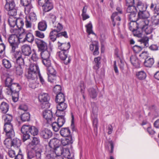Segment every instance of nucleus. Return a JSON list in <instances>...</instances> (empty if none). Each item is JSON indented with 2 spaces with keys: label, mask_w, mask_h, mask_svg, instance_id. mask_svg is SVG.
<instances>
[{
  "label": "nucleus",
  "mask_w": 159,
  "mask_h": 159,
  "mask_svg": "<svg viewBox=\"0 0 159 159\" xmlns=\"http://www.w3.org/2000/svg\"><path fill=\"white\" fill-rule=\"evenodd\" d=\"M2 118L4 121L3 129L6 133V137L9 138L13 137L15 134L13 125L11 123L12 119V116L9 114H4L2 115Z\"/></svg>",
  "instance_id": "1"
},
{
  "label": "nucleus",
  "mask_w": 159,
  "mask_h": 159,
  "mask_svg": "<svg viewBox=\"0 0 159 159\" xmlns=\"http://www.w3.org/2000/svg\"><path fill=\"white\" fill-rule=\"evenodd\" d=\"M14 16H10L8 19V21L11 27L13 28L16 25V27L18 28V29L15 28V30L13 29L11 30H13V33H16L19 32V30L21 31V29L23 28L24 23L21 19H16Z\"/></svg>",
  "instance_id": "2"
},
{
  "label": "nucleus",
  "mask_w": 159,
  "mask_h": 159,
  "mask_svg": "<svg viewBox=\"0 0 159 159\" xmlns=\"http://www.w3.org/2000/svg\"><path fill=\"white\" fill-rule=\"evenodd\" d=\"M149 20H139L137 22L136 27L141 29L146 35L150 34L152 32L153 28L151 25H149Z\"/></svg>",
  "instance_id": "3"
},
{
  "label": "nucleus",
  "mask_w": 159,
  "mask_h": 159,
  "mask_svg": "<svg viewBox=\"0 0 159 159\" xmlns=\"http://www.w3.org/2000/svg\"><path fill=\"white\" fill-rule=\"evenodd\" d=\"M39 72L40 71L37 62L33 63L31 62L26 76L28 79L33 80L37 77L36 74Z\"/></svg>",
  "instance_id": "4"
},
{
  "label": "nucleus",
  "mask_w": 159,
  "mask_h": 159,
  "mask_svg": "<svg viewBox=\"0 0 159 159\" xmlns=\"http://www.w3.org/2000/svg\"><path fill=\"white\" fill-rule=\"evenodd\" d=\"M22 38L21 34H19L18 36L15 35H12L9 37L8 41L11 48L12 52H14L16 49L17 48L18 40Z\"/></svg>",
  "instance_id": "5"
},
{
  "label": "nucleus",
  "mask_w": 159,
  "mask_h": 159,
  "mask_svg": "<svg viewBox=\"0 0 159 159\" xmlns=\"http://www.w3.org/2000/svg\"><path fill=\"white\" fill-rule=\"evenodd\" d=\"M5 8L8 11V14L10 16H15L16 14L17 11L15 8V4L13 0H6Z\"/></svg>",
  "instance_id": "6"
},
{
  "label": "nucleus",
  "mask_w": 159,
  "mask_h": 159,
  "mask_svg": "<svg viewBox=\"0 0 159 159\" xmlns=\"http://www.w3.org/2000/svg\"><path fill=\"white\" fill-rule=\"evenodd\" d=\"M39 99L42 108H47L50 107L48 103L49 97L47 93H43L40 94L39 96Z\"/></svg>",
  "instance_id": "7"
},
{
  "label": "nucleus",
  "mask_w": 159,
  "mask_h": 159,
  "mask_svg": "<svg viewBox=\"0 0 159 159\" xmlns=\"http://www.w3.org/2000/svg\"><path fill=\"white\" fill-rule=\"evenodd\" d=\"M51 1V0H42L38 3L39 5L42 7L43 12L49 11L53 8V5Z\"/></svg>",
  "instance_id": "8"
},
{
  "label": "nucleus",
  "mask_w": 159,
  "mask_h": 159,
  "mask_svg": "<svg viewBox=\"0 0 159 159\" xmlns=\"http://www.w3.org/2000/svg\"><path fill=\"white\" fill-rule=\"evenodd\" d=\"M116 10L117 12H114L111 16L112 24L114 26H115L116 23L118 25H119L120 23L118 21H120L121 18L119 16V14H121L122 12V8L121 7H117Z\"/></svg>",
  "instance_id": "9"
},
{
  "label": "nucleus",
  "mask_w": 159,
  "mask_h": 159,
  "mask_svg": "<svg viewBox=\"0 0 159 159\" xmlns=\"http://www.w3.org/2000/svg\"><path fill=\"white\" fill-rule=\"evenodd\" d=\"M43 116L46 122L48 124H51L53 121L55 120V118L53 116L52 112L50 110H45L43 111Z\"/></svg>",
  "instance_id": "10"
},
{
  "label": "nucleus",
  "mask_w": 159,
  "mask_h": 159,
  "mask_svg": "<svg viewBox=\"0 0 159 159\" xmlns=\"http://www.w3.org/2000/svg\"><path fill=\"white\" fill-rule=\"evenodd\" d=\"M21 29L22 31L20 34H21V37L22 38V36L24 35L25 37L24 39V41L25 42L27 41L30 43H32L34 40V37L32 33L30 32L31 31L26 30L22 28Z\"/></svg>",
  "instance_id": "11"
},
{
  "label": "nucleus",
  "mask_w": 159,
  "mask_h": 159,
  "mask_svg": "<svg viewBox=\"0 0 159 159\" xmlns=\"http://www.w3.org/2000/svg\"><path fill=\"white\" fill-rule=\"evenodd\" d=\"M69 52L64 51H58L57 53V55H58L60 59L63 61L64 64L67 65L69 64L71 61L70 57H68V54Z\"/></svg>",
  "instance_id": "12"
},
{
  "label": "nucleus",
  "mask_w": 159,
  "mask_h": 159,
  "mask_svg": "<svg viewBox=\"0 0 159 159\" xmlns=\"http://www.w3.org/2000/svg\"><path fill=\"white\" fill-rule=\"evenodd\" d=\"M134 0H127V2H126V11L128 13L137 12V8L134 5Z\"/></svg>",
  "instance_id": "13"
},
{
  "label": "nucleus",
  "mask_w": 159,
  "mask_h": 159,
  "mask_svg": "<svg viewBox=\"0 0 159 159\" xmlns=\"http://www.w3.org/2000/svg\"><path fill=\"white\" fill-rule=\"evenodd\" d=\"M57 151L56 152V154L57 156L63 155V156L66 158H69L70 156V152L69 149L68 148H63L61 147L58 148Z\"/></svg>",
  "instance_id": "14"
},
{
  "label": "nucleus",
  "mask_w": 159,
  "mask_h": 159,
  "mask_svg": "<svg viewBox=\"0 0 159 159\" xmlns=\"http://www.w3.org/2000/svg\"><path fill=\"white\" fill-rule=\"evenodd\" d=\"M60 145V140L56 138L52 139L49 142V147L53 149L55 154H56V152L57 151L58 148L61 147L59 146Z\"/></svg>",
  "instance_id": "15"
},
{
  "label": "nucleus",
  "mask_w": 159,
  "mask_h": 159,
  "mask_svg": "<svg viewBox=\"0 0 159 159\" xmlns=\"http://www.w3.org/2000/svg\"><path fill=\"white\" fill-rule=\"evenodd\" d=\"M57 105V111L56 114L57 115H59V114L65 115V110L67 107V104L64 102H58Z\"/></svg>",
  "instance_id": "16"
},
{
  "label": "nucleus",
  "mask_w": 159,
  "mask_h": 159,
  "mask_svg": "<svg viewBox=\"0 0 159 159\" xmlns=\"http://www.w3.org/2000/svg\"><path fill=\"white\" fill-rule=\"evenodd\" d=\"M134 5L137 8V11L141 12L146 10L147 6L146 4L143 3L140 0H134Z\"/></svg>",
  "instance_id": "17"
},
{
  "label": "nucleus",
  "mask_w": 159,
  "mask_h": 159,
  "mask_svg": "<svg viewBox=\"0 0 159 159\" xmlns=\"http://www.w3.org/2000/svg\"><path fill=\"white\" fill-rule=\"evenodd\" d=\"M31 0H21V4L23 6H25V12L28 14L30 11L32 7L30 4Z\"/></svg>",
  "instance_id": "18"
},
{
  "label": "nucleus",
  "mask_w": 159,
  "mask_h": 159,
  "mask_svg": "<svg viewBox=\"0 0 159 159\" xmlns=\"http://www.w3.org/2000/svg\"><path fill=\"white\" fill-rule=\"evenodd\" d=\"M35 41L39 50L43 51L47 50V44L43 40L39 39H36Z\"/></svg>",
  "instance_id": "19"
},
{
  "label": "nucleus",
  "mask_w": 159,
  "mask_h": 159,
  "mask_svg": "<svg viewBox=\"0 0 159 159\" xmlns=\"http://www.w3.org/2000/svg\"><path fill=\"white\" fill-rule=\"evenodd\" d=\"M58 49L61 51L69 52V50L70 47V42L63 43L59 41L58 42Z\"/></svg>",
  "instance_id": "20"
},
{
  "label": "nucleus",
  "mask_w": 159,
  "mask_h": 159,
  "mask_svg": "<svg viewBox=\"0 0 159 159\" xmlns=\"http://www.w3.org/2000/svg\"><path fill=\"white\" fill-rule=\"evenodd\" d=\"M21 89V87L20 85L17 83H13L12 84V87L10 88L8 91L7 92L8 94H10L11 93H19L18 92Z\"/></svg>",
  "instance_id": "21"
},
{
  "label": "nucleus",
  "mask_w": 159,
  "mask_h": 159,
  "mask_svg": "<svg viewBox=\"0 0 159 159\" xmlns=\"http://www.w3.org/2000/svg\"><path fill=\"white\" fill-rule=\"evenodd\" d=\"M149 16L150 14L149 13L146 11V10L141 12H139L138 15V19L137 21L140 20H148V18L149 17Z\"/></svg>",
  "instance_id": "22"
},
{
  "label": "nucleus",
  "mask_w": 159,
  "mask_h": 159,
  "mask_svg": "<svg viewBox=\"0 0 159 159\" xmlns=\"http://www.w3.org/2000/svg\"><path fill=\"white\" fill-rule=\"evenodd\" d=\"M90 49L93 51V54L94 56L98 55L99 54L98 43L96 42H93L90 45Z\"/></svg>",
  "instance_id": "23"
},
{
  "label": "nucleus",
  "mask_w": 159,
  "mask_h": 159,
  "mask_svg": "<svg viewBox=\"0 0 159 159\" xmlns=\"http://www.w3.org/2000/svg\"><path fill=\"white\" fill-rule=\"evenodd\" d=\"M41 136L45 139H48L52 136V131L48 129H45L42 130L40 133Z\"/></svg>",
  "instance_id": "24"
},
{
  "label": "nucleus",
  "mask_w": 159,
  "mask_h": 159,
  "mask_svg": "<svg viewBox=\"0 0 159 159\" xmlns=\"http://www.w3.org/2000/svg\"><path fill=\"white\" fill-rule=\"evenodd\" d=\"M152 35H151L149 37L144 36L139 40L141 44H143L145 47H147L149 45V39H152Z\"/></svg>",
  "instance_id": "25"
},
{
  "label": "nucleus",
  "mask_w": 159,
  "mask_h": 159,
  "mask_svg": "<svg viewBox=\"0 0 159 159\" xmlns=\"http://www.w3.org/2000/svg\"><path fill=\"white\" fill-rule=\"evenodd\" d=\"M22 53L25 56H29L32 52L31 48L30 45L25 44L21 47Z\"/></svg>",
  "instance_id": "26"
},
{
  "label": "nucleus",
  "mask_w": 159,
  "mask_h": 159,
  "mask_svg": "<svg viewBox=\"0 0 159 159\" xmlns=\"http://www.w3.org/2000/svg\"><path fill=\"white\" fill-rule=\"evenodd\" d=\"M15 57L16 59V64L15 65L24 66V59L20 55V52H18L16 54H15Z\"/></svg>",
  "instance_id": "27"
},
{
  "label": "nucleus",
  "mask_w": 159,
  "mask_h": 159,
  "mask_svg": "<svg viewBox=\"0 0 159 159\" xmlns=\"http://www.w3.org/2000/svg\"><path fill=\"white\" fill-rule=\"evenodd\" d=\"M62 139L60 141V144H61L63 146H65L73 143V140L71 136L66 137Z\"/></svg>",
  "instance_id": "28"
},
{
  "label": "nucleus",
  "mask_w": 159,
  "mask_h": 159,
  "mask_svg": "<svg viewBox=\"0 0 159 159\" xmlns=\"http://www.w3.org/2000/svg\"><path fill=\"white\" fill-rule=\"evenodd\" d=\"M13 79L11 76H9L7 77L5 81V86L7 88V90H9L10 88L12 87V84L14 83H12Z\"/></svg>",
  "instance_id": "29"
},
{
  "label": "nucleus",
  "mask_w": 159,
  "mask_h": 159,
  "mask_svg": "<svg viewBox=\"0 0 159 159\" xmlns=\"http://www.w3.org/2000/svg\"><path fill=\"white\" fill-rule=\"evenodd\" d=\"M130 61L131 64L135 67H139L140 66V62L136 56H131L130 57Z\"/></svg>",
  "instance_id": "30"
},
{
  "label": "nucleus",
  "mask_w": 159,
  "mask_h": 159,
  "mask_svg": "<svg viewBox=\"0 0 159 159\" xmlns=\"http://www.w3.org/2000/svg\"><path fill=\"white\" fill-rule=\"evenodd\" d=\"M60 133L61 135L64 137L71 136L70 131L68 128H62Z\"/></svg>",
  "instance_id": "31"
},
{
  "label": "nucleus",
  "mask_w": 159,
  "mask_h": 159,
  "mask_svg": "<svg viewBox=\"0 0 159 159\" xmlns=\"http://www.w3.org/2000/svg\"><path fill=\"white\" fill-rule=\"evenodd\" d=\"M38 29L41 31H45L47 28V24L46 21L42 20L39 22L38 25Z\"/></svg>",
  "instance_id": "32"
},
{
  "label": "nucleus",
  "mask_w": 159,
  "mask_h": 159,
  "mask_svg": "<svg viewBox=\"0 0 159 159\" xmlns=\"http://www.w3.org/2000/svg\"><path fill=\"white\" fill-rule=\"evenodd\" d=\"M65 100V96L63 93L60 92L57 94L55 100L57 103L64 102Z\"/></svg>",
  "instance_id": "33"
},
{
  "label": "nucleus",
  "mask_w": 159,
  "mask_h": 159,
  "mask_svg": "<svg viewBox=\"0 0 159 159\" xmlns=\"http://www.w3.org/2000/svg\"><path fill=\"white\" fill-rule=\"evenodd\" d=\"M9 106L8 103L5 102H2L1 104L0 109L2 113H6L8 111Z\"/></svg>",
  "instance_id": "34"
},
{
  "label": "nucleus",
  "mask_w": 159,
  "mask_h": 159,
  "mask_svg": "<svg viewBox=\"0 0 159 159\" xmlns=\"http://www.w3.org/2000/svg\"><path fill=\"white\" fill-rule=\"evenodd\" d=\"M20 118L22 121H28L30 119V114L28 112H25L20 115Z\"/></svg>",
  "instance_id": "35"
},
{
  "label": "nucleus",
  "mask_w": 159,
  "mask_h": 159,
  "mask_svg": "<svg viewBox=\"0 0 159 159\" xmlns=\"http://www.w3.org/2000/svg\"><path fill=\"white\" fill-rule=\"evenodd\" d=\"M137 12H134L129 13L128 15L129 20L132 22H135L137 25V21L138 19L136 16Z\"/></svg>",
  "instance_id": "36"
},
{
  "label": "nucleus",
  "mask_w": 159,
  "mask_h": 159,
  "mask_svg": "<svg viewBox=\"0 0 159 159\" xmlns=\"http://www.w3.org/2000/svg\"><path fill=\"white\" fill-rule=\"evenodd\" d=\"M65 115L59 114V115H57V122L59 125L62 127L65 122V120L64 117Z\"/></svg>",
  "instance_id": "37"
},
{
  "label": "nucleus",
  "mask_w": 159,
  "mask_h": 159,
  "mask_svg": "<svg viewBox=\"0 0 159 159\" xmlns=\"http://www.w3.org/2000/svg\"><path fill=\"white\" fill-rule=\"evenodd\" d=\"M136 76L139 79L143 80L146 78V74L143 70H141L136 72Z\"/></svg>",
  "instance_id": "38"
},
{
  "label": "nucleus",
  "mask_w": 159,
  "mask_h": 159,
  "mask_svg": "<svg viewBox=\"0 0 159 159\" xmlns=\"http://www.w3.org/2000/svg\"><path fill=\"white\" fill-rule=\"evenodd\" d=\"M153 58H150L146 59L144 62L145 66L148 67H151L154 63Z\"/></svg>",
  "instance_id": "39"
},
{
  "label": "nucleus",
  "mask_w": 159,
  "mask_h": 159,
  "mask_svg": "<svg viewBox=\"0 0 159 159\" xmlns=\"http://www.w3.org/2000/svg\"><path fill=\"white\" fill-rule=\"evenodd\" d=\"M58 37V33L55 30H52L50 33L49 38L52 42H54Z\"/></svg>",
  "instance_id": "40"
},
{
  "label": "nucleus",
  "mask_w": 159,
  "mask_h": 159,
  "mask_svg": "<svg viewBox=\"0 0 159 159\" xmlns=\"http://www.w3.org/2000/svg\"><path fill=\"white\" fill-rule=\"evenodd\" d=\"M85 26L86 29V31L89 34H95L92 30L93 26L91 21H89L88 24L85 25Z\"/></svg>",
  "instance_id": "41"
},
{
  "label": "nucleus",
  "mask_w": 159,
  "mask_h": 159,
  "mask_svg": "<svg viewBox=\"0 0 159 159\" xmlns=\"http://www.w3.org/2000/svg\"><path fill=\"white\" fill-rule=\"evenodd\" d=\"M101 57H98L94 58V61L95 65L93 67L94 69L97 70L99 68L101 64Z\"/></svg>",
  "instance_id": "42"
},
{
  "label": "nucleus",
  "mask_w": 159,
  "mask_h": 159,
  "mask_svg": "<svg viewBox=\"0 0 159 159\" xmlns=\"http://www.w3.org/2000/svg\"><path fill=\"white\" fill-rule=\"evenodd\" d=\"M89 92L90 96L92 98H96L97 95L96 90L93 88H91L89 89Z\"/></svg>",
  "instance_id": "43"
},
{
  "label": "nucleus",
  "mask_w": 159,
  "mask_h": 159,
  "mask_svg": "<svg viewBox=\"0 0 159 159\" xmlns=\"http://www.w3.org/2000/svg\"><path fill=\"white\" fill-rule=\"evenodd\" d=\"M15 67L17 75H21L23 73V67L24 66L15 65Z\"/></svg>",
  "instance_id": "44"
},
{
  "label": "nucleus",
  "mask_w": 159,
  "mask_h": 159,
  "mask_svg": "<svg viewBox=\"0 0 159 159\" xmlns=\"http://www.w3.org/2000/svg\"><path fill=\"white\" fill-rule=\"evenodd\" d=\"M12 141V146H13L14 148H18L21 145L20 140L17 138L14 139Z\"/></svg>",
  "instance_id": "45"
},
{
  "label": "nucleus",
  "mask_w": 159,
  "mask_h": 159,
  "mask_svg": "<svg viewBox=\"0 0 159 159\" xmlns=\"http://www.w3.org/2000/svg\"><path fill=\"white\" fill-rule=\"evenodd\" d=\"M29 133L34 135H37L38 134V130L34 126H30Z\"/></svg>",
  "instance_id": "46"
},
{
  "label": "nucleus",
  "mask_w": 159,
  "mask_h": 159,
  "mask_svg": "<svg viewBox=\"0 0 159 159\" xmlns=\"http://www.w3.org/2000/svg\"><path fill=\"white\" fill-rule=\"evenodd\" d=\"M11 138L7 137L6 139L4 142V144L8 148H10L12 146V141Z\"/></svg>",
  "instance_id": "47"
},
{
  "label": "nucleus",
  "mask_w": 159,
  "mask_h": 159,
  "mask_svg": "<svg viewBox=\"0 0 159 159\" xmlns=\"http://www.w3.org/2000/svg\"><path fill=\"white\" fill-rule=\"evenodd\" d=\"M51 124L53 129L55 132H57L60 128L61 127L57 122L55 121V120L53 121Z\"/></svg>",
  "instance_id": "48"
},
{
  "label": "nucleus",
  "mask_w": 159,
  "mask_h": 159,
  "mask_svg": "<svg viewBox=\"0 0 159 159\" xmlns=\"http://www.w3.org/2000/svg\"><path fill=\"white\" fill-rule=\"evenodd\" d=\"M2 63L3 66L6 68H10L11 66L10 61L6 59H3L2 60Z\"/></svg>",
  "instance_id": "49"
},
{
  "label": "nucleus",
  "mask_w": 159,
  "mask_h": 159,
  "mask_svg": "<svg viewBox=\"0 0 159 159\" xmlns=\"http://www.w3.org/2000/svg\"><path fill=\"white\" fill-rule=\"evenodd\" d=\"M56 25L54 26L55 29L52 30H55L57 33L60 32L63 29V27L62 25L60 23H56Z\"/></svg>",
  "instance_id": "50"
},
{
  "label": "nucleus",
  "mask_w": 159,
  "mask_h": 159,
  "mask_svg": "<svg viewBox=\"0 0 159 159\" xmlns=\"http://www.w3.org/2000/svg\"><path fill=\"white\" fill-rule=\"evenodd\" d=\"M50 55L49 52L47 50L42 51L41 53V56L42 59L48 58H49Z\"/></svg>",
  "instance_id": "51"
},
{
  "label": "nucleus",
  "mask_w": 159,
  "mask_h": 159,
  "mask_svg": "<svg viewBox=\"0 0 159 159\" xmlns=\"http://www.w3.org/2000/svg\"><path fill=\"white\" fill-rule=\"evenodd\" d=\"M48 81L52 83H56V77L55 75H48Z\"/></svg>",
  "instance_id": "52"
},
{
  "label": "nucleus",
  "mask_w": 159,
  "mask_h": 159,
  "mask_svg": "<svg viewBox=\"0 0 159 159\" xmlns=\"http://www.w3.org/2000/svg\"><path fill=\"white\" fill-rule=\"evenodd\" d=\"M30 125H24L21 128V131L22 133H29Z\"/></svg>",
  "instance_id": "53"
},
{
  "label": "nucleus",
  "mask_w": 159,
  "mask_h": 159,
  "mask_svg": "<svg viewBox=\"0 0 159 159\" xmlns=\"http://www.w3.org/2000/svg\"><path fill=\"white\" fill-rule=\"evenodd\" d=\"M32 21L27 17L25 18V26L26 28H30L32 27Z\"/></svg>",
  "instance_id": "54"
},
{
  "label": "nucleus",
  "mask_w": 159,
  "mask_h": 159,
  "mask_svg": "<svg viewBox=\"0 0 159 159\" xmlns=\"http://www.w3.org/2000/svg\"><path fill=\"white\" fill-rule=\"evenodd\" d=\"M27 159H36L35 155V151H31L28 152L27 156Z\"/></svg>",
  "instance_id": "55"
},
{
  "label": "nucleus",
  "mask_w": 159,
  "mask_h": 159,
  "mask_svg": "<svg viewBox=\"0 0 159 159\" xmlns=\"http://www.w3.org/2000/svg\"><path fill=\"white\" fill-rule=\"evenodd\" d=\"M47 74L49 75H55L56 74V71L54 69L52 66H50L47 68Z\"/></svg>",
  "instance_id": "56"
},
{
  "label": "nucleus",
  "mask_w": 159,
  "mask_h": 159,
  "mask_svg": "<svg viewBox=\"0 0 159 159\" xmlns=\"http://www.w3.org/2000/svg\"><path fill=\"white\" fill-rule=\"evenodd\" d=\"M39 57L37 54L36 52L33 51L31 57V59L35 62H37V61L39 60Z\"/></svg>",
  "instance_id": "57"
},
{
  "label": "nucleus",
  "mask_w": 159,
  "mask_h": 159,
  "mask_svg": "<svg viewBox=\"0 0 159 159\" xmlns=\"http://www.w3.org/2000/svg\"><path fill=\"white\" fill-rule=\"evenodd\" d=\"M28 18L33 22L35 21L37 19L36 14L33 12L30 13L29 16Z\"/></svg>",
  "instance_id": "58"
},
{
  "label": "nucleus",
  "mask_w": 159,
  "mask_h": 159,
  "mask_svg": "<svg viewBox=\"0 0 159 159\" xmlns=\"http://www.w3.org/2000/svg\"><path fill=\"white\" fill-rule=\"evenodd\" d=\"M92 117L93 118V125L94 128V129H97L98 127V119L97 117L96 116L93 117L92 116Z\"/></svg>",
  "instance_id": "59"
},
{
  "label": "nucleus",
  "mask_w": 159,
  "mask_h": 159,
  "mask_svg": "<svg viewBox=\"0 0 159 159\" xmlns=\"http://www.w3.org/2000/svg\"><path fill=\"white\" fill-rule=\"evenodd\" d=\"M42 62L43 64L47 67V68L51 66V63L49 58L48 59H42Z\"/></svg>",
  "instance_id": "60"
},
{
  "label": "nucleus",
  "mask_w": 159,
  "mask_h": 159,
  "mask_svg": "<svg viewBox=\"0 0 159 159\" xmlns=\"http://www.w3.org/2000/svg\"><path fill=\"white\" fill-rule=\"evenodd\" d=\"M138 28H137L135 30H133V34L134 36L137 37L139 38L142 37L143 35L142 33L141 32L139 31V30Z\"/></svg>",
  "instance_id": "61"
},
{
  "label": "nucleus",
  "mask_w": 159,
  "mask_h": 159,
  "mask_svg": "<svg viewBox=\"0 0 159 159\" xmlns=\"http://www.w3.org/2000/svg\"><path fill=\"white\" fill-rule=\"evenodd\" d=\"M79 87L80 89V91L82 94H84L85 89V86L84 82L83 81L80 82Z\"/></svg>",
  "instance_id": "62"
},
{
  "label": "nucleus",
  "mask_w": 159,
  "mask_h": 159,
  "mask_svg": "<svg viewBox=\"0 0 159 159\" xmlns=\"http://www.w3.org/2000/svg\"><path fill=\"white\" fill-rule=\"evenodd\" d=\"M10 94L12 95V99L14 102H17L18 100L19 93H11Z\"/></svg>",
  "instance_id": "63"
},
{
  "label": "nucleus",
  "mask_w": 159,
  "mask_h": 159,
  "mask_svg": "<svg viewBox=\"0 0 159 159\" xmlns=\"http://www.w3.org/2000/svg\"><path fill=\"white\" fill-rule=\"evenodd\" d=\"M133 49L135 53H139L142 49L141 47L138 45H135L133 47Z\"/></svg>",
  "instance_id": "64"
}]
</instances>
